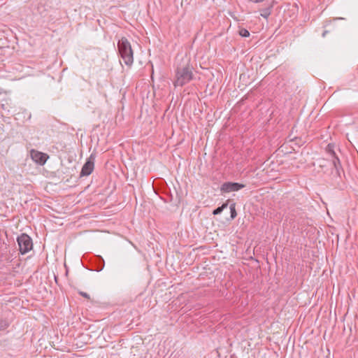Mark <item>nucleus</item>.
I'll list each match as a JSON object with an SVG mask.
<instances>
[{
    "label": "nucleus",
    "instance_id": "nucleus-18",
    "mask_svg": "<svg viewBox=\"0 0 358 358\" xmlns=\"http://www.w3.org/2000/svg\"><path fill=\"white\" fill-rule=\"evenodd\" d=\"M79 294L81 295L82 296L86 298V299H90V295L86 293V292H79Z\"/></svg>",
    "mask_w": 358,
    "mask_h": 358
},
{
    "label": "nucleus",
    "instance_id": "nucleus-7",
    "mask_svg": "<svg viewBox=\"0 0 358 358\" xmlns=\"http://www.w3.org/2000/svg\"><path fill=\"white\" fill-rule=\"evenodd\" d=\"M33 248L32 239L26 233H24V255Z\"/></svg>",
    "mask_w": 358,
    "mask_h": 358
},
{
    "label": "nucleus",
    "instance_id": "nucleus-6",
    "mask_svg": "<svg viewBox=\"0 0 358 358\" xmlns=\"http://www.w3.org/2000/svg\"><path fill=\"white\" fill-rule=\"evenodd\" d=\"M50 204H45V207L47 208V211L52 210L57 214H65L66 213V207H64L60 203H49Z\"/></svg>",
    "mask_w": 358,
    "mask_h": 358
},
{
    "label": "nucleus",
    "instance_id": "nucleus-11",
    "mask_svg": "<svg viewBox=\"0 0 358 358\" xmlns=\"http://www.w3.org/2000/svg\"><path fill=\"white\" fill-rule=\"evenodd\" d=\"M228 204H229V203H222V205L221 206L215 208L213 210V215L220 214L224 209L228 208Z\"/></svg>",
    "mask_w": 358,
    "mask_h": 358
},
{
    "label": "nucleus",
    "instance_id": "nucleus-9",
    "mask_svg": "<svg viewBox=\"0 0 358 358\" xmlns=\"http://www.w3.org/2000/svg\"><path fill=\"white\" fill-rule=\"evenodd\" d=\"M274 0L272 1V2L269 4V6L266 8H264L261 10V16L263 17L265 19H267L268 16L271 13V9L273 6Z\"/></svg>",
    "mask_w": 358,
    "mask_h": 358
},
{
    "label": "nucleus",
    "instance_id": "nucleus-2",
    "mask_svg": "<svg viewBox=\"0 0 358 358\" xmlns=\"http://www.w3.org/2000/svg\"><path fill=\"white\" fill-rule=\"evenodd\" d=\"M119 54L124 62L127 66H131L134 62V51L128 39L122 37L117 43Z\"/></svg>",
    "mask_w": 358,
    "mask_h": 358
},
{
    "label": "nucleus",
    "instance_id": "nucleus-10",
    "mask_svg": "<svg viewBox=\"0 0 358 358\" xmlns=\"http://www.w3.org/2000/svg\"><path fill=\"white\" fill-rule=\"evenodd\" d=\"M331 162V166H334V168L335 169V170L336 171V173L339 176L340 175L339 170H340V169H341V164L340 159H338V157H335V158L332 159Z\"/></svg>",
    "mask_w": 358,
    "mask_h": 358
},
{
    "label": "nucleus",
    "instance_id": "nucleus-17",
    "mask_svg": "<svg viewBox=\"0 0 358 358\" xmlns=\"http://www.w3.org/2000/svg\"><path fill=\"white\" fill-rule=\"evenodd\" d=\"M327 152L331 155L332 159L335 158V157H337L336 155V153L333 149V146L331 144H329L327 148Z\"/></svg>",
    "mask_w": 358,
    "mask_h": 358
},
{
    "label": "nucleus",
    "instance_id": "nucleus-1",
    "mask_svg": "<svg viewBox=\"0 0 358 358\" xmlns=\"http://www.w3.org/2000/svg\"><path fill=\"white\" fill-rule=\"evenodd\" d=\"M193 67L187 62L186 64H179L176 70V80L173 82L175 87H182L193 78Z\"/></svg>",
    "mask_w": 358,
    "mask_h": 358
},
{
    "label": "nucleus",
    "instance_id": "nucleus-16",
    "mask_svg": "<svg viewBox=\"0 0 358 358\" xmlns=\"http://www.w3.org/2000/svg\"><path fill=\"white\" fill-rule=\"evenodd\" d=\"M17 242L18 245H19L20 252L21 254H22V249H23V247H22V234L17 236Z\"/></svg>",
    "mask_w": 358,
    "mask_h": 358
},
{
    "label": "nucleus",
    "instance_id": "nucleus-3",
    "mask_svg": "<svg viewBox=\"0 0 358 358\" xmlns=\"http://www.w3.org/2000/svg\"><path fill=\"white\" fill-rule=\"evenodd\" d=\"M94 159L95 157L91 155L83 166L80 173V177L88 176L92 173L94 168Z\"/></svg>",
    "mask_w": 358,
    "mask_h": 358
},
{
    "label": "nucleus",
    "instance_id": "nucleus-14",
    "mask_svg": "<svg viewBox=\"0 0 358 358\" xmlns=\"http://www.w3.org/2000/svg\"><path fill=\"white\" fill-rule=\"evenodd\" d=\"M8 327V322L6 320L0 318V331L6 329Z\"/></svg>",
    "mask_w": 358,
    "mask_h": 358
},
{
    "label": "nucleus",
    "instance_id": "nucleus-5",
    "mask_svg": "<svg viewBox=\"0 0 358 358\" xmlns=\"http://www.w3.org/2000/svg\"><path fill=\"white\" fill-rule=\"evenodd\" d=\"M245 187V185L239 183V182H224L220 187V190L222 192H231L238 191Z\"/></svg>",
    "mask_w": 358,
    "mask_h": 358
},
{
    "label": "nucleus",
    "instance_id": "nucleus-13",
    "mask_svg": "<svg viewBox=\"0 0 358 358\" xmlns=\"http://www.w3.org/2000/svg\"><path fill=\"white\" fill-rule=\"evenodd\" d=\"M238 34L242 37H249L250 36V32L248 29L245 28H240L238 30Z\"/></svg>",
    "mask_w": 358,
    "mask_h": 358
},
{
    "label": "nucleus",
    "instance_id": "nucleus-19",
    "mask_svg": "<svg viewBox=\"0 0 358 358\" xmlns=\"http://www.w3.org/2000/svg\"><path fill=\"white\" fill-rule=\"evenodd\" d=\"M327 33H328V31H327V30L324 31V32L322 33V36L324 37Z\"/></svg>",
    "mask_w": 358,
    "mask_h": 358
},
{
    "label": "nucleus",
    "instance_id": "nucleus-12",
    "mask_svg": "<svg viewBox=\"0 0 358 358\" xmlns=\"http://www.w3.org/2000/svg\"><path fill=\"white\" fill-rule=\"evenodd\" d=\"M229 212L230 220H234L237 215L236 210V203H231V204L229 206Z\"/></svg>",
    "mask_w": 358,
    "mask_h": 358
},
{
    "label": "nucleus",
    "instance_id": "nucleus-8",
    "mask_svg": "<svg viewBox=\"0 0 358 358\" xmlns=\"http://www.w3.org/2000/svg\"><path fill=\"white\" fill-rule=\"evenodd\" d=\"M95 266L94 271H101L104 268L105 262L101 256H96L94 257Z\"/></svg>",
    "mask_w": 358,
    "mask_h": 358
},
{
    "label": "nucleus",
    "instance_id": "nucleus-15",
    "mask_svg": "<svg viewBox=\"0 0 358 358\" xmlns=\"http://www.w3.org/2000/svg\"><path fill=\"white\" fill-rule=\"evenodd\" d=\"M320 166L321 168L331 166V161L321 159V160H320Z\"/></svg>",
    "mask_w": 358,
    "mask_h": 358
},
{
    "label": "nucleus",
    "instance_id": "nucleus-4",
    "mask_svg": "<svg viewBox=\"0 0 358 358\" xmlns=\"http://www.w3.org/2000/svg\"><path fill=\"white\" fill-rule=\"evenodd\" d=\"M30 157L36 164L42 166L45 164L49 157L45 153L39 152L34 149H31L30 150Z\"/></svg>",
    "mask_w": 358,
    "mask_h": 358
},
{
    "label": "nucleus",
    "instance_id": "nucleus-20",
    "mask_svg": "<svg viewBox=\"0 0 358 358\" xmlns=\"http://www.w3.org/2000/svg\"><path fill=\"white\" fill-rule=\"evenodd\" d=\"M226 201L229 202V201H231V200L230 199H227Z\"/></svg>",
    "mask_w": 358,
    "mask_h": 358
}]
</instances>
